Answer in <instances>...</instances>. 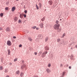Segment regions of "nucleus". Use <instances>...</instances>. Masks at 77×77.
Returning <instances> with one entry per match:
<instances>
[{
    "label": "nucleus",
    "mask_w": 77,
    "mask_h": 77,
    "mask_svg": "<svg viewBox=\"0 0 77 77\" xmlns=\"http://www.w3.org/2000/svg\"><path fill=\"white\" fill-rule=\"evenodd\" d=\"M44 24L43 23H41L39 24V26L41 28H42L44 27V26H43Z\"/></svg>",
    "instance_id": "nucleus-7"
},
{
    "label": "nucleus",
    "mask_w": 77,
    "mask_h": 77,
    "mask_svg": "<svg viewBox=\"0 0 77 77\" xmlns=\"http://www.w3.org/2000/svg\"><path fill=\"white\" fill-rule=\"evenodd\" d=\"M8 72V70L7 69H5V73H6V72Z\"/></svg>",
    "instance_id": "nucleus-22"
},
{
    "label": "nucleus",
    "mask_w": 77,
    "mask_h": 77,
    "mask_svg": "<svg viewBox=\"0 0 77 77\" xmlns=\"http://www.w3.org/2000/svg\"><path fill=\"white\" fill-rule=\"evenodd\" d=\"M60 25L59 24H55L54 26V28L55 30H57L59 28Z\"/></svg>",
    "instance_id": "nucleus-1"
},
{
    "label": "nucleus",
    "mask_w": 77,
    "mask_h": 77,
    "mask_svg": "<svg viewBox=\"0 0 77 77\" xmlns=\"http://www.w3.org/2000/svg\"><path fill=\"white\" fill-rule=\"evenodd\" d=\"M20 71L18 70L16 72L15 74H18V75L19 74H20Z\"/></svg>",
    "instance_id": "nucleus-14"
},
{
    "label": "nucleus",
    "mask_w": 77,
    "mask_h": 77,
    "mask_svg": "<svg viewBox=\"0 0 77 77\" xmlns=\"http://www.w3.org/2000/svg\"><path fill=\"white\" fill-rule=\"evenodd\" d=\"M23 16L24 17V18H26V14H23Z\"/></svg>",
    "instance_id": "nucleus-37"
},
{
    "label": "nucleus",
    "mask_w": 77,
    "mask_h": 77,
    "mask_svg": "<svg viewBox=\"0 0 77 77\" xmlns=\"http://www.w3.org/2000/svg\"><path fill=\"white\" fill-rule=\"evenodd\" d=\"M65 15H66V16H67V17H68V14H65Z\"/></svg>",
    "instance_id": "nucleus-54"
},
{
    "label": "nucleus",
    "mask_w": 77,
    "mask_h": 77,
    "mask_svg": "<svg viewBox=\"0 0 77 77\" xmlns=\"http://www.w3.org/2000/svg\"><path fill=\"white\" fill-rule=\"evenodd\" d=\"M39 5L40 8H41L42 7V4H41V3L39 2Z\"/></svg>",
    "instance_id": "nucleus-21"
},
{
    "label": "nucleus",
    "mask_w": 77,
    "mask_h": 77,
    "mask_svg": "<svg viewBox=\"0 0 77 77\" xmlns=\"http://www.w3.org/2000/svg\"><path fill=\"white\" fill-rule=\"evenodd\" d=\"M5 30H6V32H9V31H10V28H9V27H7L6 28Z\"/></svg>",
    "instance_id": "nucleus-11"
},
{
    "label": "nucleus",
    "mask_w": 77,
    "mask_h": 77,
    "mask_svg": "<svg viewBox=\"0 0 77 77\" xmlns=\"http://www.w3.org/2000/svg\"><path fill=\"white\" fill-rule=\"evenodd\" d=\"M13 38H14V39H16V38H17V37H16L15 36H13Z\"/></svg>",
    "instance_id": "nucleus-41"
},
{
    "label": "nucleus",
    "mask_w": 77,
    "mask_h": 77,
    "mask_svg": "<svg viewBox=\"0 0 77 77\" xmlns=\"http://www.w3.org/2000/svg\"><path fill=\"white\" fill-rule=\"evenodd\" d=\"M22 47V45H19V47Z\"/></svg>",
    "instance_id": "nucleus-42"
},
{
    "label": "nucleus",
    "mask_w": 77,
    "mask_h": 77,
    "mask_svg": "<svg viewBox=\"0 0 77 77\" xmlns=\"http://www.w3.org/2000/svg\"><path fill=\"white\" fill-rule=\"evenodd\" d=\"M32 28L33 29H36V26H34L33 27H32Z\"/></svg>",
    "instance_id": "nucleus-31"
},
{
    "label": "nucleus",
    "mask_w": 77,
    "mask_h": 77,
    "mask_svg": "<svg viewBox=\"0 0 77 77\" xmlns=\"http://www.w3.org/2000/svg\"><path fill=\"white\" fill-rule=\"evenodd\" d=\"M46 71L47 73H50L51 72V70L49 69H47Z\"/></svg>",
    "instance_id": "nucleus-9"
},
{
    "label": "nucleus",
    "mask_w": 77,
    "mask_h": 77,
    "mask_svg": "<svg viewBox=\"0 0 77 77\" xmlns=\"http://www.w3.org/2000/svg\"><path fill=\"white\" fill-rule=\"evenodd\" d=\"M15 10V7H13L12 8L11 11H14Z\"/></svg>",
    "instance_id": "nucleus-16"
},
{
    "label": "nucleus",
    "mask_w": 77,
    "mask_h": 77,
    "mask_svg": "<svg viewBox=\"0 0 77 77\" xmlns=\"http://www.w3.org/2000/svg\"><path fill=\"white\" fill-rule=\"evenodd\" d=\"M75 47L76 48H77V45H75Z\"/></svg>",
    "instance_id": "nucleus-57"
},
{
    "label": "nucleus",
    "mask_w": 77,
    "mask_h": 77,
    "mask_svg": "<svg viewBox=\"0 0 77 77\" xmlns=\"http://www.w3.org/2000/svg\"><path fill=\"white\" fill-rule=\"evenodd\" d=\"M23 8H26V6H25V5H24V6H23Z\"/></svg>",
    "instance_id": "nucleus-53"
},
{
    "label": "nucleus",
    "mask_w": 77,
    "mask_h": 77,
    "mask_svg": "<svg viewBox=\"0 0 77 77\" xmlns=\"http://www.w3.org/2000/svg\"><path fill=\"white\" fill-rule=\"evenodd\" d=\"M5 10L6 11H8V10H9V8L8 7H6L5 8Z\"/></svg>",
    "instance_id": "nucleus-28"
},
{
    "label": "nucleus",
    "mask_w": 77,
    "mask_h": 77,
    "mask_svg": "<svg viewBox=\"0 0 77 77\" xmlns=\"http://www.w3.org/2000/svg\"><path fill=\"white\" fill-rule=\"evenodd\" d=\"M65 35H66V34H65V33H64L63 34L62 36H61L62 38H64V36H65Z\"/></svg>",
    "instance_id": "nucleus-25"
},
{
    "label": "nucleus",
    "mask_w": 77,
    "mask_h": 77,
    "mask_svg": "<svg viewBox=\"0 0 77 77\" xmlns=\"http://www.w3.org/2000/svg\"><path fill=\"white\" fill-rule=\"evenodd\" d=\"M21 20H19L18 21V23H21Z\"/></svg>",
    "instance_id": "nucleus-34"
},
{
    "label": "nucleus",
    "mask_w": 77,
    "mask_h": 77,
    "mask_svg": "<svg viewBox=\"0 0 77 77\" xmlns=\"http://www.w3.org/2000/svg\"><path fill=\"white\" fill-rule=\"evenodd\" d=\"M56 24H58L59 23V21L56 20Z\"/></svg>",
    "instance_id": "nucleus-36"
},
{
    "label": "nucleus",
    "mask_w": 77,
    "mask_h": 77,
    "mask_svg": "<svg viewBox=\"0 0 77 77\" xmlns=\"http://www.w3.org/2000/svg\"><path fill=\"white\" fill-rule=\"evenodd\" d=\"M36 8L38 10V9H39V7H38V6L37 4L36 5Z\"/></svg>",
    "instance_id": "nucleus-29"
},
{
    "label": "nucleus",
    "mask_w": 77,
    "mask_h": 77,
    "mask_svg": "<svg viewBox=\"0 0 77 77\" xmlns=\"http://www.w3.org/2000/svg\"><path fill=\"white\" fill-rule=\"evenodd\" d=\"M48 3H49V5H53V1L51 0H50L48 1Z\"/></svg>",
    "instance_id": "nucleus-5"
},
{
    "label": "nucleus",
    "mask_w": 77,
    "mask_h": 77,
    "mask_svg": "<svg viewBox=\"0 0 77 77\" xmlns=\"http://www.w3.org/2000/svg\"><path fill=\"white\" fill-rule=\"evenodd\" d=\"M3 30V28H0V30Z\"/></svg>",
    "instance_id": "nucleus-47"
},
{
    "label": "nucleus",
    "mask_w": 77,
    "mask_h": 77,
    "mask_svg": "<svg viewBox=\"0 0 77 77\" xmlns=\"http://www.w3.org/2000/svg\"><path fill=\"white\" fill-rule=\"evenodd\" d=\"M62 19H63V18L61 17V18L60 20V21H62Z\"/></svg>",
    "instance_id": "nucleus-46"
},
{
    "label": "nucleus",
    "mask_w": 77,
    "mask_h": 77,
    "mask_svg": "<svg viewBox=\"0 0 77 77\" xmlns=\"http://www.w3.org/2000/svg\"><path fill=\"white\" fill-rule=\"evenodd\" d=\"M65 73H66V72H63V73L62 74L64 75H65Z\"/></svg>",
    "instance_id": "nucleus-40"
},
{
    "label": "nucleus",
    "mask_w": 77,
    "mask_h": 77,
    "mask_svg": "<svg viewBox=\"0 0 77 77\" xmlns=\"http://www.w3.org/2000/svg\"><path fill=\"white\" fill-rule=\"evenodd\" d=\"M56 3H57V2H55L54 4L53 5V8H54L57 5V4Z\"/></svg>",
    "instance_id": "nucleus-6"
},
{
    "label": "nucleus",
    "mask_w": 77,
    "mask_h": 77,
    "mask_svg": "<svg viewBox=\"0 0 77 77\" xmlns=\"http://www.w3.org/2000/svg\"><path fill=\"white\" fill-rule=\"evenodd\" d=\"M64 76V75L62 74V75L61 76V77H63Z\"/></svg>",
    "instance_id": "nucleus-51"
},
{
    "label": "nucleus",
    "mask_w": 77,
    "mask_h": 77,
    "mask_svg": "<svg viewBox=\"0 0 77 77\" xmlns=\"http://www.w3.org/2000/svg\"><path fill=\"white\" fill-rule=\"evenodd\" d=\"M28 39L29 41H30V42H32V41H33V39H32V38L31 37H29L28 38Z\"/></svg>",
    "instance_id": "nucleus-13"
},
{
    "label": "nucleus",
    "mask_w": 77,
    "mask_h": 77,
    "mask_svg": "<svg viewBox=\"0 0 77 77\" xmlns=\"http://www.w3.org/2000/svg\"><path fill=\"white\" fill-rule=\"evenodd\" d=\"M69 69H71V66H69Z\"/></svg>",
    "instance_id": "nucleus-49"
},
{
    "label": "nucleus",
    "mask_w": 77,
    "mask_h": 77,
    "mask_svg": "<svg viewBox=\"0 0 77 77\" xmlns=\"http://www.w3.org/2000/svg\"><path fill=\"white\" fill-rule=\"evenodd\" d=\"M9 64L10 65H12V63H10Z\"/></svg>",
    "instance_id": "nucleus-50"
},
{
    "label": "nucleus",
    "mask_w": 77,
    "mask_h": 77,
    "mask_svg": "<svg viewBox=\"0 0 77 77\" xmlns=\"http://www.w3.org/2000/svg\"><path fill=\"white\" fill-rule=\"evenodd\" d=\"M7 44L8 45H9V46H10V45H12V43H11V42L9 41H8L7 42Z\"/></svg>",
    "instance_id": "nucleus-4"
},
{
    "label": "nucleus",
    "mask_w": 77,
    "mask_h": 77,
    "mask_svg": "<svg viewBox=\"0 0 77 77\" xmlns=\"http://www.w3.org/2000/svg\"><path fill=\"white\" fill-rule=\"evenodd\" d=\"M66 66H65V67H68V65H66Z\"/></svg>",
    "instance_id": "nucleus-44"
},
{
    "label": "nucleus",
    "mask_w": 77,
    "mask_h": 77,
    "mask_svg": "<svg viewBox=\"0 0 77 77\" xmlns=\"http://www.w3.org/2000/svg\"><path fill=\"white\" fill-rule=\"evenodd\" d=\"M8 55H10V54H11V51H10V50H8Z\"/></svg>",
    "instance_id": "nucleus-19"
},
{
    "label": "nucleus",
    "mask_w": 77,
    "mask_h": 77,
    "mask_svg": "<svg viewBox=\"0 0 77 77\" xmlns=\"http://www.w3.org/2000/svg\"><path fill=\"white\" fill-rule=\"evenodd\" d=\"M0 15L1 17H2L3 16V13H1V14H0Z\"/></svg>",
    "instance_id": "nucleus-27"
},
{
    "label": "nucleus",
    "mask_w": 77,
    "mask_h": 77,
    "mask_svg": "<svg viewBox=\"0 0 77 77\" xmlns=\"http://www.w3.org/2000/svg\"><path fill=\"white\" fill-rule=\"evenodd\" d=\"M24 68H26L25 65H23L21 67V69H24Z\"/></svg>",
    "instance_id": "nucleus-10"
},
{
    "label": "nucleus",
    "mask_w": 77,
    "mask_h": 77,
    "mask_svg": "<svg viewBox=\"0 0 77 77\" xmlns=\"http://www.w3.org/2000/svg\"><path fill=\"white\" fill-rule=\"evenodd\" d=\"M33 77H38V75H35Z\"/></svg>",
    "instance_id": "nucleus-45"
},
{
    "label": "nucleus",
    "mask_w": 77,
    "mask_h": 77,
    "mask_svg": "<svg viewBox=\"0 0 77 77\" xmlns=\"http://www.w3.org/2000/svg\"><path fill=\"white\" fill-rule=\"evenodd\" d=\"M60 41H61V40L59 38H58L57 39V42H60Z\"/></svg>",
    "instance_id": "nucleus-20"
},
{
    "label": "nucleus",
    "mask_w": 77,
    "mask_h": 77,
    "mask_svg": "<svg viewBox=\"0 0 77 77\" xmlns=\"http://www.w3.org/2000/svg\"><path fill=\"white\" fill-rule=\"evenodd\" d=\"M14 22H16V21L18 20V19L17 18V17H15L14 18Z\"/></svg>",
    "instance_id": "nucleus-18"
},
{
    "label": "nucleus",
    "mask_w": 77,
    "mask_h": 77,
    "mask_svg": "<svg viewBox=\"0 0 77 77\" xmlns=\"http://www.w3.org/2000/svg\"><path fill=\"white\" fill-rule=\"evenodd\" d=\"M48 66L49 67V68H50V67L51 66V64L49 63L48 65Z\"/></svg>",
    "instance_id": "nucleus-32"
},
{
    "label": "nucleus",
    "mask_w": 77,
    "mask_h": 77,
    "mask_svg": "<svg viewBox=\"0 0 77 77\" xmlns=\"http://www.w3.org/2000/svg\"><path fill=\"white\" fill-rule=\"evenodd\" d=\"M22 63H23V62H24V61L22 60Z\"/></svg>",
    "instance_id": "nucleus-56"
},
{
    "label": "nucleus",
    "mask_w": 77,
    "mask_h": 77,
    "mask_svg": "<svg viewBox=\"0 0 77 77\" xmlns=\"http://www.w3.org/2000/svg\"><path fill=\"white\" fill-rule=\"evenodd\" d=\"M20 76L21 77H24V73L23 72H21L20 74Z\"/></svg>",
    "instance_id": "nucleus-12"
},
{
    "label": "nucleus",
    "mask_w": 77,
    "mask_h": 77,
    "mask_svg": "<svg viewBox=\"0 0 77 77\" xmlns=\"http://www.w3.org/2000/svg\"><path fill=\"white\" fill-rule=\"evenodd\" d=\"M34 54L35 55H37V52H35Z\"/></svg>",
    "instance_id": "nucleus-43"
},
{
    "label": "nucleus",
    "mask_w": 77,
    "mask_h": 77,
    "mask_svg": "<svg viewBox=\"0 0 77 77\" xmlns=\"http://www.w3.org/2000/svg\"><path fill=\"white\" fill-rule=\"evenodd\" d=\"M3 69V66H0V70L2 71Z\"/></svg>",
    "instance_id": "nucleus-30"
},
{
    "label": "nucleus",
    "mask_w": 77,
    "mask_h": 77,
    "mask_svg": "<svg viewBox=\"0 0 77 77\" xmlns=\"http://www.w3.org/2000/svg\"><path fill=\"white\" fill-rule=\"evenodd\" d=\"M42 51H41L39 52V54H42Z\"/></svg>",
    "instance_id": "nucleus-35"
},
{
    "label": "nucleus",
    "mask_w": 77,
    "mask_h": 77,
    "mask_svg": "<svg viewBox=\"0 0 77 77\" xmlns=\"http://www.w3.org/2000/svg\"><path fill=\"white\" fill-rule=\"evenodd\" d=\"M16 1H19V0H16Z\"/></svg>",
    "instance_id": "nucleus-58"
},
{
    "label": "nucleus",
    "mask_w": 77,
    "mask_h": 77,
    "mask_svg": "<svg viewBox=\"0 0 77 77\" xmlns=\"http://www.w3.org/2000/svg\"><path fill=\"white\" fill-rule=\"evenodd\" d=\"M47 51H45L44 52L42 53V57H45L46 56V54H47Z\"/></svg>",
    "instance_id": "nucleus-2"
},
{
    "label": "nucleus",
    "mask_w": 77,
    "mask_h": 77,
    "mask_svg": "<svg viewBox=\"0 0 77 77\" xmlns=\"http://www.w3.org/2000/svg\"><path fill=\"white\" fill-rule=\"evenodd\" d=\"M6 5H9V2H6Z\"/></svg>",
    "instance_id": "nucleus-38"
},
{
    "label": "nucleus",
    "mask_w": 77,
    "mask_h": 77,
    "mask_svg": "<svg viewBox=\"0 0 77 77\" xmlns=\"http://www.w3.org/2000/svg\"><path fill=\"white\" fill-rule=\"evenodd\" d=\"M48 40V37H47L45 39V42H47Z\"/></svg>",
    "instance_id": "nucleus-23"
},
{
    "label": "nucleus",
    "mask_w": 77,
    "mask_h": 77,
    "mask_svg": "<svg viewBox=\"0 0 77 77\" xmlns=\"http://www.w3.org/2000/svg\"><path fill=\"white\" fill-rule=\"evenodd\" d=\"M1 35L0 34V36Z\"/></svg>",
    "instance_id": "nucleus-60"
},
{
    "label": "nucleus",
    "mask_w": 77,
    "mask_h": 77,
    "mask_svg": "<svg viewBox=\"0 0 77 77\" xmlns=\"http://www.w3.org/2000/svg\"><path fill=\"white\" fill-rule=\"evenodd\" d=\"M71 49H72V48H71Z\"/></svg>",
    "instance_id": "nucleus-59"
},
{
    "label": "nucleus",
    "mask_w": 77,
    "mask_h": 77,
    "mask_svg": "<svg viewBox=\"0 0 77 77\" xmlns=\"http://www.w3.org/2000/svg\"><path fill=\"white\" fill-rule=\"evenodd\" d=\"M70 59L71 60H73V59H74V56H73V55H71L70 56Z\"/></svg>",
    "instance_id": "nucleus-17"
},
{
    "label": "nucleus",
    "mask_w": 77,
    "mask_h": 77,
    "mask_svg": "<svg viewBox=\"0 0 77 77\" xmlns=\"http://www.w3.org/2000/svg\"><path fill=\"white\" fill-rule=\"evenodd\" d=\"M38 38L40 39H42V38H43V35L42 34H39L38 35Z\"/></svg>",
    "instance_id": "nucleus-3"
},
{
    "label": "nucleus",
    "mask_w": 77,
    "mask_h": 77,
    "mask_svg": "<svg viewBox=\"0 0 77 77\" xmlns=\"http://www.w3.org/2000/svg\"><path fill=\"white\" fill-rule=\"evenodd\" d=\"M57 30V31L58 32H60V31H61V29H60L59 28Z\"/></svg>",
    "instance_id": "nucleus-26"
},
{
    "label": "nucleus",
    "mask_w": 77,
    "mask_h": 77,
    "mask_svg": "<svg viewBox=\"0 0 77 77\" xmlns=\"http://www.w3.org/2000/svg\"><path fill=\"white\" fill-rule=\"evenodd\" d=\"M6 77H9V76L8 75L7 76H6Z\"/></svg>",
    "instance_id": "nucleus-55"
},
{
    "label": "nucleus",
    "mask_w": 77,
    "mask_h": 77,
    "mask_svg": "<svg viewBox=\"0 0 77 77\" xmlns=\"http://www.w3.org/2000/svg\"><path fill=\"white\" fill-rule=\"evenodd\" d=\"M45 19V17H44L43 18L41 19V21H44Z\"/></svg>",
    "instance_id": "nucleus-24"
},
{
    "label": "nucleus",
    "mask_w": 77,
    "mask_h": 77,
    "mask_svg": "<svg viewBox=\"0 0 77 77\" xmlns=\"http://www.w3.org/2000/svg\"><path fill=\"white\" fill-rule=\"evenodd\" d=\"M45 50H47V51L49 50V47L46 46L45 47Z\"/></svg>",
    "instance_id": "nucleus-8"
},
{
    "label": "nucleus",
    "mask_w": 77,
    "mask_h": 77,
    "mask_svg": "<svg viewBox=\"0 0 77 77\" xmlns=\"http://www.w3.org/2000/svg\"><path fill=\"white\" fill-rule=\"evenodd\" d=\"M76 15H77V14H76Z\"/></svg>",
    "instance_id": "nucleus-61"
},
{
    "label": "nucleus",
    "mask_w": 77,
    "mask_h": 77,
    "mask_svg": "<svg viewBox=\"0 0 77 77\" xmlns=\"http://www.w3.org/2000/svg\"><path fill=\"white\" fill-rule=\"evenodd\" d=\"M36 30H39V28H36Z\"/></svg>",
    "instance_id": "nucleus-52"
},
{
    "label": "nucleus",
    "mask_w": 77,
    "mask_h": 77,
    "mask_svg": "<svg viewBox=\"0 0 77 77\" xmlns=\"http://www.w3.org/2000/svg\"><path fill=\"white\" fill-rule=\"evenodd\" d=\"M17 60H18V58H16L14 59V62H16V61H17Z\"/></svg>",
    "instance_id": "nucleus-33"
},
{
    "label": "nucleus",
    "mask_w": 77,
    "mask_h": 77,
    "mask_svg": "<svg viewBox=\"0 0 77 77\" xmlns=\"http://www.w3.org/2000/svg\"><path fill=\"white\" fill-rule=\"evenodd\" d=\"M20 18H23V14H20Z\"/></svg>",
    "instance_id": "nucleus-15"
},
{
    "label": "nucleus",
    "mask_w": 77,
    "mask_h": 77,
    "mask_svg": "<svg viewBox=\"0 0 77 77\" xmlns=\"http://www.w3.org/2000/svg\"><path fill=\"white\" fill-rule=\"evenodd\" d=\"M60 66L61 67V66H63V64H60Z\"/></svg>",
    "instance_id": "nucleus-48"
},
{
    "label": "nucleus",
    "mask_w": 77,
    "mask_h": 77,
    "mask_svg": "<svg viewBox=\"0 0 77 77\" xmlns=\"http://www.w3.org/2000/svg\"><path fill=\"white\" fill-rule=\"evenodd\" d=\"M24 12L25 14H27V10H25L24 11Z\"/></svg>",
    "instance_id": "nucleus-39"
}]
</instances>
